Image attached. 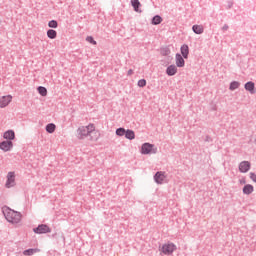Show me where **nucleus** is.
Wrapping results in <instances>:
<instances>
[{
    "label": "nucleus",
    "mask_w": 256,
    "mask_h": 256,
    "mask_svg": "<svg viewBox=\"0 0 256 256\" xmlns=\"http://www.w3.org/2000/svg\"><path fill=\"white\" fill-rule=\"evenodd\" d=\"M77 133L78 138L80 139H85V137H89V135L93 133V135L90 136L91 141H99V138L101 137V133H99V131L95 132V124L93 123L79 127Z\"/></svg>",
    "instance_id": "nucleus-1"
},
{
    "label": "nucleus",
    "mask_w": 256,
    "mask_h": 256,
    "mask_svg": "<svg viewBox=\"0 0 256 256\" xmlns=\"http://www.w3.org/2000/svg\"><path fill=\"white\" fill-rule=\"evenodd\" d=\"M3 213L9 223L17 224L21 222V213L7 207L3 208Z\"/></svg>",
    "instance_id": "nucleus-2"
},
{
    "label": "nucleus",
    "mask_w": 256,
    "mask_h": 256,
    "mask_svg": "<svg viewBox=\"0 0 256 256\" xmlns=\"http://www.w3.org/2000/svg\"><path fill=\"white\" fill-rule=\"evenodd\" d=\"M159 251L162 253V255H173V253L177 251V245H175L173 242H168L163 244L159 248Z\"/></svg>",
    "instance_id": "nucleus-3"
},
{
    "label": "nucleus",
    "mask_w": 256,
    "mask_h": 256,
    "mask_svg": "<svg viewBox=\"0 0 256 256\" xmlns=\"http://www.w3.org/2000/svg\"><path fill=\"white\" fill-rule=\"evenodd\" d=\"M141 153L142 155H149L151 153H157V148H155V145L150 143H144L141 147Z\"/></svg>",
    "instance_id": "nucleus-4"
},
{
    "label": "nucleus",
    "mask_w": 256,
    "mask_h": 256,
    "mask_svg": "<svg viewBox=\"0 0 256 256\" xmlns=\"http://www.w3.org/2000/svg\"><path fill=\"white\" fill-rule=\"evenodd\" d=\"M13 101L12 95H6L0 97V109H5V107H9V104Z\"/></svg>",
    "instance_id": "nucleus-5"
},
{
    "label": "nucleus",
    "mask_w": 256,
    "mask_h": 256,
    "mask_svg": "<svg viewBox=\"0 0 256 256\" xmlns=\"http://www.w3.org/2000/svg\"><path fill=\"white\" fill-rule=\"evenodd\" d=\"M0 149L1 151H4V153H8V151L13 149V142L11 140H4L0 142Z\"/></svg>",
    "instance_id": "nucleus-6"
},
{
    "label": "nucleus",
    "mask_w": 256,
    "mask_h": 256,
    "mask_svg": "<svg viewBox=\"0 0 256 256\" xmlns=\"http://www.w3.org/2000/svg\"><path fill=\"white\" fill-rule=\"evenodd\" d=\"M5 187H7V189H10V187H15V172H9L7 174Z\"/></svg>",
    "instance_id": "nucleus-7"
},
{
    "label": "nucleus",
    "mask_w": 256,
    "mask_h": 256,
    "mask_svg": "<svg viewBox=\"0 0 256 256\" xmlns=\"http://www.w3.org/2000/svg\"><path fill=\"white\" fill-rule=\"evenodd\" d=\"M34 233H37L38 235H41L43 233H51V228L45 224L39 225L37 228L33 229Z\"/></svg>",
    "instance_id": "nucleus-8"
},
{
    "label": "nucleus",
    "mask_w": 256,
    "mask_h": 256,
    "mask_svg": "<svg viewBox=\"0 0 256 256\" xmlns=\"http://www.w3.org/2000/svg\"><path fill=\"white\" fill-rule=\"evenodd\" d=\"M165 172H157L154 176V180L158 185H163L165 183Z\"/></svg>",
    "instance_id": "nucleus-9"
},
{
    "label": "nucleus",
    "mask_w": 256,
    "mask_h": 256,
    "mask_svg": "<svg viewBox=\"0 0 256 256\" xmlns=\"http://www.w3.org/2000/svg\"><path fill=\"white\" fill-rule=\"evenodd\" d=\"M251 169V163L249 161H243L239 164L240 173H247Z\"/></svg>",
    "instance_id": "nucleus-10"
},
{
    "label": "nucleus",
    "mask_w": 256,
    "mask_h": 256,
    "mask_svg": "<svg viewBox=\"0 0 256 256\" xmlns=\"http://www.w3.org/2000/svg\"><path fill=\"white\" fill-rule=\"evenodd\" d=\"M3 138L6 139V141H13L15 139V131L8 130L4 132Z\"/></svg>",
    "instance_id": "nucleus-11"
},
{
    "label": "nucleus",
    "mask_w": 256,
    "mask_h": 256,
    "mask_svg": "<svg viewBox=\"0 0 256 256\" xmlns=\"http://www.w3.org/2000/svg\"><path fill=\"white\" fill-rule=\"evenodd\" d=\"M166 73L167 75H169V77H173V75H177V66L175 65L168 66L166 69Z\"/></svg>",
    "instance_id": "nucleus-12"
},
{
    "label": "nucleus",
    "mask_w": 256,
    "mask_h": 256,
    "mask_svg": "<svg viewBox=\"0 0 256 256\" xmlns=\"http://www.w3.org/2000/svg\"><path fill=\"white\" fill-rule=\"evenodd\" d=\"M182 57H184V59H188L189 57V46L187 44H184L181 46L180 48Z\"/></svg>",
    "instance_id": "nucleus-13"
},
{
    "label": "nucleus",
    "mask_w": 256,
    "mask_h": 256,
    "mask_svg": "<svg viewBox=\"0 0 256 256\" xmlns=\"http://www.w3.org/2000/svg\"><path fill=\"white\" fill-rule=\"evenodd\" d=\"M175 59L177 67H185V59H183V56H181V54H176Z\"/></svg>",
    "instance_id": "nucleus-14"
},
{
    "label": "nucleus",
    "mask_w": 256,
    "mask_h": 256,
    "mask_svg": "<svg viewBox=\"0 0 256 256\" xmlns=\"http://www.w3.org/2000/svg\"><path fill=\"white\" fill-rule=\"evenodd\" d=\"M255 191V188L251 184H246L243 188L244 195H251Z\"/></svg>",
    "instance_id": "nucleus-15"
},
{
    "label": "nucleus",
    "mask_w": 256,
    "mask_h": 256,
    "mask_svg": "<svg viewBox=\"0 0 256 256\" xmlns=\"http://www.w3.org/2000/svg\"><path fill=\"white\" fill-rule=\"evenodd\" d=\"M246 91H249V93H255V83L253 82H247L245 84Z\"/></svg>",
    "instance_id": "nucleus-16"
},
{
    "label": "nucleus",
    "mask_w": 256,
    "mask_h": 256,
    "mask_svg": "<svg viewBox=\"0 0 256 256\" xmlns=\"http://www.w3.org/2000/svg\"><path fill=\"white\" fill-rule=\"evenodd\" d=\"M131 5L134 7V10L137 13H141V10H139V7H141V2H139V0H131Z\"/></svg>",
    "instance_id": "nucleus-17"
},
{
    "label": "nucleus",
    "mask_w": 256,
    "mask_h": 256,
    "mask_svg": "<svg viewBox=\"0 0 256 256\" xmlns=\"http://www.w3.org/2000/svg\"><path fill=\"white\" fill-rule=\"evenodd\" d=\"M192 29H193L194 33H196V35H201V33H203V31H204V28L202 25H194L192 27Z\"/></svg>",
    "instance_id": "nucleus-18"
},
{
    "label": "nucleus",
    "mask_w": 256,
    "mask_h": 256,
    "mask_svg": "<svg viewBox=\"0 0 256 256\" xmlns=\"http://www.w3.org/2000/svg\"><path fill=\"white\" fill-rule=\"evenodd\" d=\"M125 137L132 141V139H135V132L133 130H126Z\"/></svg>",
    "instance_id": "nucleus-19"
},
{
    "label": "nucleus",
    "mask_w": 256,
    "mask_h": 256,
    "mask_svg": "<svg viewBox=\"0 0 256 256\" xmlns=\"http://www.w3.org/2000/svg\"><path fill=\"white\" fill-rule=\"evenodd\" d=\"M163 21V18L161 16L156 15L152 19V25H160V23Z\"/></svg>",
    "instance_id": "nucleus-20"
},
{
    "label": "nucleus",
    "mask_w": 256,
    "mask_h": 256,
    "mask_svg": "<svg viewBox=\"0 0 256 256\" xmlns=\"http://www.w3.org/2000/svg\"><path fill=\"white\" fill-rule=\"evenodd\" d=\"M47 37H49V39H55L57 37V31L53 29L48 30Z\"/></svg>",
    "instance_id": "nucleus-21"
},
{
    "label": "nucleus",
    "mask_w": 256,
    "mask_h": 256,
    "mask_svg": "<svg viewBox=\"0 0 256 256\" xmlns=\"http://www.w3.org/2000/svg\"><path fill=\"white\" fill-rule=\"evenodd\" d=\"M56 126L53 123H50L46 126L47 133H55Z\"/></svg>",
    "instance_id": "nucleus-22"
},
{
    "label": "nucleus",
    "mask_w": 256,
    "mask_h": 256,
    "mask_svg": "<svg viewBox=\"0 0 256 256\" xmlns=\"http://www.w3.org/2000/svg\"><path fill=\"white\" fill-rule=\"evenodd\" d=\"M38 93H40V95L42 97H47V88H45L43 86H39L38 87Z\"/></svg>",
    "instance_id": "nucleus-23"
},
{
    "label": "nucleus",
    "mask_w": 256,
    "mask_h": 256,
    "mask_svg": "<svg viewBox=\"0 0 256 256\" xmlns=\"http://www.w3.org/2000/svg\"><path fill=\"white\" fill-rule=\"evenodd\" d=\"M34 253H39V249H28L23 252L24 255H33Z\"/></svg>",
    "instance_id": "nucleus-24"
},
{
    "label": "nucleus",
    "mask_w": 256,
    "mask_h": 256,
    "mask_svg": "<svg viewBox=\"0 0 256 256\" xmlns=\"http://www.w3.org/2000/svg\"><path fill=\"white\" fill-rule=\"evenodd\" d=\"M239 82L234 81L230 84V91H235V89H239Z\"/></svg>",
    "instance_id": "nucleus-25"
},
{
    "label": "nucleus",
    "mask_w": 256,
    "mask_h": 256,
    "mask_svg": "<svg viewBox=\"0 0 256 256\" xmlns=\"http://www.w3.org/2000/svg\"><path fill=\"white\" fill-rule=\"evenodd\" d=\"M127 130H125V128H118L116 130V135H118V137H123V135H125Z\"/></svg>",
    "instance_id": "nucleus-26"
},
{
    "label": "nucleus",
    "mask_w": 256,
    "mask_h": 256,
    "mask_svg": "<svg viewBox=\"0 0 256 256\" xmlns=\"http://www.w3.org/2000/svg\"><path fill=\"white\" fill-rule=\"evenodd\" d=\"M57 26H58V24H57V21H55V20H52L48 23V27H50L52 29H57Z\"/></svg>",
    "instance_id": "nucleus-27"
},
{
    "label": "nucleus",
    "mask_w": 256,
    "mask_h": 256,
    "mask_svg": "<svg viewBox=\"0 0 256 256\" xmlns=\"http://www.w3.org/2000/svg\"><path fill=\"white\" fill-rule=\"evenodd\" d=\"M86 41H88V43H92V45H97V41H95L91 36H88Z\"/></svg>",
    "instance_id": "nucleus-28"
},
{
    "label": "nucleus",
    "mask_w": 256,
    "mask_h": 256,
    "mask_svg": "<svg viewBox=\"0 0 256 256\" xmlns=\"http://www.w3.org/2000/svg\"><path fill=\"white\" fill-rule=\"evenodd\" d=\"M145 85H147V81L145 79L138 81V87H145Z\"/></svg>",
    "instance_id": "nucleus-29"
},
{
    "label": "nucleus",
    "mask_w": 256,
    "mask_h": 256,
    "mask_svg": "<svg viewBox=\"0 0 256 256\" xmlns=\"http://www.w3.org/2000/svg\"><path fill=\"white\" fill-rule=\"evenodd\" d=\"M250 179H251L254 183H256V174L253 173V172H251V173H250Z\"/></svg>",
    "instance_id": "nucleus-30"
},
{
    "label": "nucleus",
    "mask_w": 256,
    "mask_h": 256,
    "mask_svg": "<svg viewBox=\"0 0 256 256\" xmlns=\"http://www.w3.org/2000/svg\"><path fill=\"white\" fill-rule=\"evenodd\" d=\"M240 185H246L247 180L245 178H242L239 180Z\"/></svg>",
    "instance_id": "nucleus-31"
},
{
    "label": "nucleus",
    "mask_w": 256,
    "mask_h": 256,
    "mask_svg": "<svg viewBox=\"0 0 256 256\" xmlns=\"http://www.w3.org/2000/svg\"><path fill=\"white\" fill-rule=\"evenodd\" d=\"M128 75H133V70H129Z\"/></svg>",
    "instance_id": "nucleus-32"
},
{
    "label": "nucleus",
    "mask_w": 256,
    "mask_h": 256,
    "mask_svg": "<svg viewBox=\"0 0 256 256\" xmlns=\"http://www.w3.org/2000/svg\"><path fill=\"white\" fill-rule=\"evenodd\" d=\"M169 53H171V51L167 50L165 55H169Z\"/></svg>",
    "instance_id": "nucleus-33"
}]
</instances>
